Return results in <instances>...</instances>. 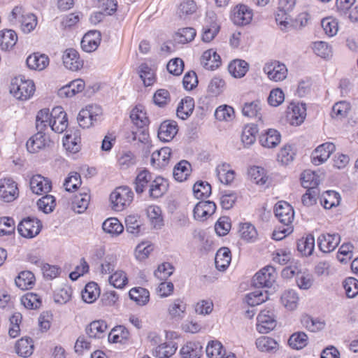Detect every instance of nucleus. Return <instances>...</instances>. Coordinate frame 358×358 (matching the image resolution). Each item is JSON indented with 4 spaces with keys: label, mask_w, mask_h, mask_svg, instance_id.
Here are the masks:
<instances>
[{
    "label": "nucleus",
    "mask_w": 358,
    "mask_h": 358,
    "mask_svg": "<svg viewBox=\"0 0 358 358\" xmlns=\"http://www.w3.org/2000/svg\"><path fill=\"white\" fill-rule=\"evenodd\" d=\"M263 71L269 80L274 82L284 80L288 72L286 66L278 61H271L265 64Z\"/></svg>",
    "instance_id": "nucleus-9"
},
{
    "label": "nucleus",
    "mask_w": 358,
    "mask_h": 358,
    "mask_svg": "<svg viewBox=\"0 0 358 358\" xmlns=\"http://www.w3.org/2000/svg\"><path fill=\"white\" fill-rule=\"evenodd\" d=\"M169 183L164 178L158 176L152 179L148 194L151 199H156L162 196L168 190Z\"/></svg>",
    "instance_id": "nucleus-24"
},
{
    "label": "nucleus",
    "mask_w": 358,
    "mask_h": 358,
    "mask_svg": "<svg viewBox=\"0 0 358 358\" xmlns=\"http://www.w3.org/2000/svg\"><path fill=\"white\" fill-rule=\"evenodd\" d=\"M202 352V346L198 342L186 343L180 349L182 358H199Z\"/></svg>",
    "instance_id": "nucleus-39"
},
{
    "label": "nucleus",
    "mask_w": 358,
    "mask_h": 358,
    "mask_svg": "<svg viewBox=\"0 0 358 358\" xmlns=\"http://www.w3.org/2000/svg\"><path fill=\"white\" fill-rule=\"evenodd\" d=\"M34 275L29 271H24L20 272L15 280L16 286L22 290L32 288L34 285Z\"/></svg>",
    "instance_id": "nucleus-47"
},
{
    "label": "nucleus",
    "mask_w": 358,
    "mask_h": 358,
    "mask_svg": "<svg viewBox=\"0 0 358 358\" xmlns=\"http://www.w3.org/2000/svg\"><path fill=\"white\" fill-rule=\"evenodd\" d=\"M277 273L272 266H266L253 277V285L257 287H271L275 280Z\"/></svg>",
    "instance_id": "nucleus-10"
},
{
    "label": "nucleus",
    "mask_w": 358,
    "mask_h": 358,
    "mask_svg": "<svg viewBox=\"0 0 358 358\" xmlns=\"http://www.w3.org/2000/svg\"><path fill=\"white\" fill-rule=\"evenodd\" d=\"M50 143L49 137L43 131H38L27 141L26 146L28 152L36 153L49 146Z\"/></svg>",
    "instance_id": "nucleus-16"
},
{
    "label": "nucleus",
    "mask_w": 358,
    "mask_h": 358,
    "mask_svg": "<svg viewBox=\"0 0 358 358\" xmlns=\"http://www.w3.org/2000/svg\"><path fill=\"white\" fill-rule=\"evenodd\" d=\"M178 131V124L173 120L163 122L158 130L159 138L164 142L171 141Z\"/></svg>",
    "instance_id": "nucleus-22"
},
{
    "label": "nucleus",
    "mask_w": 358,
    "mask_h": 358,
    "mask_svg": "<svg viewBox=\"0 0 358 358\" xmlns=\"http://www.w3.org/2000/svg\"><path fill=\"white\" fill-rule=\"evenodd\" d=\"M335 150L334 143L327 142L315 149V165H320L326 162Z\"/></svg>",
    "instance_id": "nucleus-28"
},
{
    "label": "nucleus",
    "mask_w": 358,
    "mask_h": 358,
    "mask_svg": "<svg viewBox=\"0 0 358 358\" xmlns=\"http://www.w3.org/2000/svg\"><path fill=\"white\" fill-rule=\"evenodd\" d=\"M130 299L138 306H145L150 300V292L143 287H134L129 292Z\"/></svg>",
    "instance_id": "nucleus-45"
},
{
    "label": "nucleus",
    "mask_w": 358,
    "mask_h": 358,
    "mask_svg": "<svg viewBox=\"0 0 358 358\" xmlns=\"http://www.w3.org/2000/svg\"><path fill=\"white\" fill-rule=\"evenodd\" d=\"M34 345L30 338H22L15 345V351L21 357H27L33 353Z\"/></svg>",
    "instance_id": "nucleus-54"
},
{
    "label": "nucleus",
    "mask_w": 358,
    "mask_h": 358,
    "mask_svg": "<svg viewBox=\"0 0 358 358\" xmlns=\"http://www.w3.org/2000/svg\"><path fill=\"white\" fill-rule=\"evenodd\" d=\"M134 197L131 189L127 186L117 187L110 195L113 209L121 211L129 206Z\"/></svg>",
    "instance_id": "nucleus-3"
},
{
    "label": "nucleus",
    "mask_w": 358,
    "mask_h": 358,
    "mask_svg": "<svg viewBox=\"0 0 358 358\" xmlns=\"http://www.w3.org/2000/svg\"><path fill=\"white\" fill-rule=\"evenodd\" d=\"M248 175L257 185L263 186L268 181L266 171L260 166H252L248 171Z\"/></svg>",
    "instance_id": "nucleus-58"
},
{
    "label": "nucleus",
    "mask_w": 358,
    "mask_h": 358,
    "mask_svg": "<svg viewBox=\"0 0 358 358\" xmlns=\"http://www.w3.org/2000/svg\"><path fill=\"white\" fill-rule=\"evenodd\" d=\"M130 117L137 127L143 129L148 125L149 120L147 113L142 106H136L131 111Z\"/></svg>",
    "instance_id": "nucleus-36"
},
{
    "label": "nucleus",
    "mask_w": 358,
    "mask_h": 358,
    "mask_svg": "<svg viewBox=\"0 0 358 358\" xmlns=\"http://www.w3.org/2000/svg\"><path fill=\"white\" fill-rule=\"evenodd\" d=\"M139 76L144 85L146 87L152 85L156 81L154 70L146 64H142L139 66Z\"/></svg>",
    "instance_id": "nucleus-59"
},
{
    "label": "nucleus",
    "mask_w": 358,
    "mask_h": 358,
    "mask_svg": "<svg viewBox=\"0 0 358 358\" xmlns=\"http://www.w3.org/2000/svg\"><path fill=\"white\" fill-rule=\"evenodd\" d=\"M298 251L304 256H310L313 252V236L309 234L306 238H302L297 243Z\"/></svg>",
    "instance_id": "nucleus-63"
},
{
    "label": "nucleus",
    "mask_w": 358,
    "mask_h": 358,
    "mask_svg": "<svg viewBox=\"0 0 358 358\" xmlns=\"http://www.w3.org/2000/svg\"><path fill=\"white\" fill-rule=\"evenodd\" d=\"M17 41V34L11 29L0 31V49L3 51H10Z\"/></svg>",
    "instance_id": "nucleus-31"
},
{
    "label": "nucleus",
    "mask_w": 358,
    "mask_h": 358,
    "mask_svg": "<svg viewBox=\"0 0 358 358\" xmlns=\"http://www.w3.org/2000/svg\"><path fill=\"white\" fill-rule=\"evenodd\" d=\"M258 129L256 125L251 124L246 125L242 131L241 141L245 147H249L256 141Z\"/></svg>",
    "instance_id": "nucleus-56"
},
{
    "label": "nucleus",
    "mask_w": 358,
    "mask_h": 358,
    "mask_svg": "<svg viewBox=\"0 0 358 358\" xmlns=\"http://www.w3.org/2000/svg\"><path fill=\"white\" fill-rule=\"evenodd\" d=\"M101 42V33L96 30L86 33L81 41V48L86 52L96 50Z\"/></svg>",
    "instance_id": "nucleus-19"
},
{
    "label": "nucleus",
    "mask_w": 358,
    "mask_h": 358,
    "mask_svg": "<svg viewBox=\"0 0 358 358\" xmlns=\"http://www.w3.org/2000/svg\"><path fill=\"white\" fill-rule=\"evenodd\" d=\"M194 109V100L190 96L182 99L178 105L176 115L181 120H187Z\"/></svg>",
    "instance_id": "nucleus-30"
},
{
    "label": "nucleus",
    "mask_w": 358,
    "mask_h": 358,
    "mask_svg": "<svg viewBox=\"0 0 358 358\" xmlns=\"http://www.w3.org/2000/svg\"><path fill=\"white\" fill-rule=\"evenodd\" d=\"M215 172L218 180L224 185H230L235 178V172L227 163L218 165Z\"/></svg>",
    "instance_id": "nucleus-32"
},
{
    "label": "nucleus",
    "mask_w": 358,
    "mask_h": 358,
    "mask_svg": "<svg viewBox=\"0 0 358 358\" xmlns=\"http://www.w3.org/2000/svg\"><path fill=\"white\" fill-rule=\"evenodd\" d=\"M41 228L42 224L39 220L28 217L20 222L17 231L22 237L32 238L40 233Z\"/></svg>",
    "instance_id": "nucleus-6"
},
{
    "label": "nucleus",
    "mask_w": 358,
    "mask_h": 358,
    "mask_svg": "<svg viewBox=\"0 0 358 358\" xmlns=\"http://www.w3.org/2000/svg\"><path fill=\"white\" fill-rule=\"evenodd\" d=\"M102 229L111 236H117L122 233L124 227L115 217L106 219L102 224Z\"/></svg>",
    "instance_id": "nucleus-40"
},
{
    "label": "nucleus",
    "mask_w": 358,
    "mask_h": 358,
    "mask_svg": "<svg viewBox=\"0 0 358 358\" xmlns=\"http://www.w3.org/2000/svg\"><path fill=\"white\" fill-rule=\"evenodd\" d=\"M62 59L64 66L73 71L79 70L83 64L78 52L72 48L67 49L64 52Z\"/></svg>",
    "instance_id": "nucleus-26"
},
{
    "label": "nucleus",
    "mask_w": 358,
    "mask_h": 358,
    "mask_svg": "<svg viewBox=\"0 0 358 358\" xmlns=\"http://www.w3.org/2000/svg\"><path fill=\"white\" fill-rule=\"evenodd\" d=\"M147 217L150 224L155 229H161L164 225V219L161 208L155 205L149 206L146 209Z\"/></svg>",
    "instance_id": "nucleus-35"
},
{
    "label": "nucleus",
    "mask_w": 358,
    "mask_h": 358,
    "mask_svg": "<svg viewBox=\"0 0 358 358\" xmlns=\"http://www.w3.org/2000/svg\"><path fill=\"white\" fill-rule=\"evenodd\" d=\"M239 235L247 242H254L257 238V231L254 225L249 222L240 224Z\"/></svg>",
    "instance_id": "nucleus-55"
},
{
    "label": "nucleus",
    "mask_w": 358,
    "mask_h": 358,
    "mask_svg": "<svg viewBox=\"0 0 358 358\" xmlns=\"http://www.w3.org/2000/svg\"><path fill=\"white\" fill-rule=\"evenodd\" d=\"M220 25L217 22L216 14L213 11L206 13L202 29L201 39L209 43L215 38L220 31Z\"/></svg>",
    "instance_id": "nucleus-5"
},
{
    "label": "nucleus",
    "mask_w": 358,
    "mask_h": 358,
    "mask_svg": "<svg viewBox=\"0 0 358 358\" xmlns=\"http://www.w3.org/2000/svg\"><path fill=\"white\" fill-rule=\"evenodd\" d=\"M197 10V6L194 0H184L178 7L177 14L180 18L194 14Z\"/></svg>",
    "instance_id": "nucleus-61"
},
{
    "label": "nucleus",
    "mask_w": 358,
    "mask_h": 358,
    "mask_svg": "<svg viewBox=\"0 0 358 358\" xmlns=\"http://www.w3.org/2000/svg\"><path fill=\"white\" fill-rule=\"evenodd\" d=\"M216 210V205L210 201H199L194 207V217L198 220H204L213 215Z\"/></svg>",
    "instance_id": "nucleus-21"
},
{
    "label": "nucleus",
    "mask_w": 358,
    "mask_h": 358,
    "mask_svg": "<svg viewBox=\"0 0 358 358\" xmlns=\"http://www.w3.org/2000/svg\"><path fill=\"white\" fill-rule=\"evenodd\" d=\"M90 201V196L86 192H81L79 195L76 196L75 200L73 203V208L74 211L78 213H83L87 208Z\"/></svg>",
    "instance_id": "nucleus-62"
},
{
    "label": "nucleus",
    "mask_w": 358,
    "mask_h": 358,
    "mask_svg": "<svg viewBox=\"0 0 358 358\" xmlns=\"http://www.w3.org/2000/svg\"><path fill=\"white\" fill-rule=\"evenodd\" d=\"M296 154V150L294 145L285 144L278 154V161L283 165H288L294 161Z\"/></svg>",
    "instance_id": "nucleus-43"
},
{
    "label": "nucleus",
    "mask_w": 358,
    "mask_h": 358,
    "mask_svg": "<svg viewBox=\"0 0 358 358\" xmlns=\"http://www.w3.org/2000/svg\"><path fill=\"white\" fill-rule=\"evenodd\" d=\"M201 64L207 70L214 71L221 65L220 56L213 49L207 50L201 55Z\"/></svg>",
    "instance_id": "nucleus-25"
},
{
    "label": "nucleus",
    "mask_w": 358,
    "mask_h": 358,
    "mask_svg": "<svg viewBox=\"0 0 358 358\" xmlns=\"http://www.w3.org/2000/svg\"><path fill=\"white\" fill-rule=\"evenodd\" d=\"M341 195L334 190H327L323 192L320 197V203L326 209L337 206L341 202Z\"/></svg>",
    "instance_id": "nucleus-41"
},
{
    "label": "nucleus",
    "mask_w": 358,
    "mask_h": 358,
    "mask_svg": "<svg viewBox=\"0 0 358 358\" xmlns=\"http://www.w3.org/2000/svg\"><path fill=\"white\" fill-rule=\"evenodd\" d=\"M152 179V173L148 170L140 171L136 176L134 182V188L136 193L141 194L146 189H149Z\"/></svg>",
    "instance_id": "nucleus-33"
},
{
    "label": "nucleus",
    "mask_w": 358,
    "mask_h": 358,
    "mask_svg": "<svg viewBox=\"0 0 358 358\" xmlns=\"http://www.w3.org/2000/svg\"><path fill=\"white\" fill-rule=\"evenodd\" d=\"M252 17V9L245 4L237 5L231 11L230 18L236 25L244 26L249 24Z\"/></svg>",
    "instance_id": "nucleus-7"
},
{
    "label": "nucleus",
    "mask_w": 358,
    "mask_h": 358,
    "mask_svg": "<svg viewBox=\"0 0 358 358\" xmlns=\"http://www.w3.org/2000/svg\"><path fill=\"white\" fill-rule=\"evenodd\" d=\"M85 83L82 79H76L69 84L62 87L58 90V95L61 98L72 97L76 94L81 92L85 89Z\"/></svg>",
    "instance_id": "nucleus-23"
},
{
    "label": "nucleus",
    "mask_w": 358,
    "mask_h": 358,
    "mask_svg": "<svg viewBox=\"0 0 358 358\" xmlns=\"http://www.w3.org/2000/svg\"><path fill=\"white\" fill-rule=\"evenodd\" d=\"M191 172V165L185 160L178 162L173 169V177L178 182L185 181Z\"/></svg>",
    "instance_id": "nucleus-50"
},
{
    "label": "nucleus",
    "mask_w": 358,
    "mask_h": 358,
    "mask_svg": "<svg viewBox=\"0 0 358 358\" xmlns=\"http://www.w3.org/2000/svg\"><path fill=\"white\" fill-rule=\"evenodd\" d=\"M340 241L341 237L338 234H322L317 238L318 248L324 253L333 251L339 244Z\"/></svg>",
    "instance_id": "nucleus-18"
},
{
    "label": "nucleus",
    "mask_w": 358,
    "mask_h": 358,
    "mask_svg": "<svg viewBox=\"0 0 358 358\" xmlns=\"http://www.w3.org/2000/svg\"><path fill=\"white\" fill-rule=\"evenodd\" d=\"M274 213L281 224L292 226L294 212L292 206L289 203L284 201H278L275 205Z\"/></svg>",
    "instance_id": "nucleus-12"
},
{
    "label": "nucleus",
    "mask_w": 358,
    "mask_h": 358,
    "mask_svg": "<svg viewBox=\"0 0 358 358\" xmlns=\"http://www.w3.org/2000/svg\"><path fill=\"white\" fill-rule=\"evenodd\" d=\"M20 301L27 309H37L42 303L41 296L33 292H28L22 296Z\"/></svg>",
    "instance_id": "nucleus-60"
},
{
    "label": "nucleus",
    "mask_w": 358,
    "mask_h": 358,
    "mask_svg": "<svg viewBox=\"0 0 358 358\" xmlns=\"http://www.w3.org/2000/svg\"><path fill=\"white\" fill-rule=\"evenodd\" d=\"M256 328L260 334H267L276 326L275 315L273 310L266 309L262 310L257 317Z\"/></svg>",
    "instance_id": "nucleus-8"
},
{
    "label": "nucleus",
    "mask_w": 358,
    "mask_h": 358,
    "mask_svg": "<svg viewBox=\"0 0 358 358\" xmlns=\"http://www.w3.org/2000/svg\"><path fill=\"white\" fill-rule=\"evenodd\" d=\"M35 92V85L32 80H25L20 76L13 78L10 86V92L17 99L27 101Z\"/></svg>",
    "instance_id": "nucleus-2"
},
{
    "label": "nucleus",
    "mask_w": 358,
    "mask_h": 358,
    "mask_svg": "<svg viewBox=\"0 0 358 358\" xmlns=\"http://www.w3.org/2000/svg\"><path fill=\"white\" fill-rule=\"evenodd\" d=\"M268 293L262 289H256L248 293L245 298V302L250 306H255L268 300Z\"/></svg>",
    "instance_id": "nucleus-53"
},
{
    "label": "nucleus",
    "mask_w": 358,
    "mask_h": 358,
    "mask_svg": "<svg viewBox=\"0 0 358 358\" xmlns=\"http://www.w3.org/2000/svg\"><path fill=\"white\" fill-rule=\"evenodd\" d=\"M51 129L56 133H62L68 127V119L62 107L57 106L52 109Z\"/></svg>",
    "instance_id": "nucleus-15"
},
{
    "label": "nucleus",
    "mask_w": 358,
    "mask_h": 358,
    "mask_svg": "<svg viewBox=\"0 0 358 358\" xmlns=\"http://www.w3.org/2000/svg\"><path fill=\"white\" fill-rule=\"evenodd\" d=\"M281 140V136L278 131L269 129L262 134L259 137L260 144L267 148H273L276 147Z\"/></svg>",
    "instance_id": "nucleus-27"
},
{
    "label": "nucleus",
    "mask_w": 358,
    "mask_h": 358,
    "mask_svg": "<svg viewBox=\"0 0 358 358\" xmlns=\"http://www.w3.org/2000/svg\"><path fill=\"white\" fill-rule=\"evenodd\" d=\"M187 311V304L182 298H176L170 301L167 306V315L169 319L173 321L182 320Z\"/></svg>",
    "instance_id": "nucleus-11"
},
{
    "label": "nucleus",
    "mask_w": 358,
    "mask_h": 358,
    "mask_svg": "<svg viewBox=\"0 0 358 358\" xmlns=\"http://www.w3.org/2000/svg\"><path fill=\"white\" fill-rule=\"evenodd\" d=\"M108 281L114 287L122 289L128 283L127 275L122 270H117L108 277Z\"/></svg>",
    "instance_id": "nucleus-57"
},
{
    "label": "nucleus",
    "mask_w": 358,
    "mask_h": 358,
    "mask_svg": "<svg viewBox=\"0 0 358 358\" xmlns=\"http://www.w3.org/2000/svg\"><path fill=\"white\" fill-rule=\"evenodd\" d=\"M29 186L34 194L41 195L48 193L52 189V182L41 175H34L29 180Z\"/></svg>",
    "instance_id": "nucleus-17"
},
{
    "label": "nucleus",
    "mask_w": 358,
    "mask_h": 358,
    "mask_svg": "<svg viewBox=\"0 0 358 358\" xmlns=\"http://www.w3.org/2000/svg\"><path fill=\"white\" fill-rule=\"evenodd\" d=\"M100 294L98 285L94 282L87 283L82 292V299L87 303H92L99 297Z\"/></svg>",
    "instance_id": "nucleus-52"
},
{
    "label": "nucleus",
    "mask_w": 358,
    "mask_h": 358,
    "mask_svg": "<svg viewBox=\"0 0 358 358\" xmlns=\"http://www.w3.org/2000/svg\"><path fill=\"white\" fill-rule=\"evenodd\" d=\"M249 69V64L243 59H234L228 65L229 73L236 78L243 77Z\"/></svg>",
    "instance_id": "nucleus-37"
},
{
    "label": "nucleus",
    "mask_w": 358,
    "mask_h": 358,
    "mask_svg": "<svg viewBox=\"0 0 358 358\" xmlns=\"http://www.w3.org/2000/svg\"><path fill=\"white\" fill-rule=\"evenodd\" d=\"M26 63L30 69L42 71L48 66L49 58L45 54L36 52L27 58Z\"/></svg>",
    "instance_id": "nucleus-29"
},
{
    "label": "nucleus",
    "mask_w": 358,
    "mask_h": 358,
    "mask_svg": "<svg viewBox=\"0 0 358 358\" xmlns=\"http://www.w3.org/2000/svg\"><path fill=\"white\" fill-rule=\"evenodd\" d=\"M107 324L103 320H96L90 323L86 329L89 337L101 338L105 336Z\"/></svg>",
    "instance_id": "nucleus-46"
},
{
    "label": "nucleus",
    "mask_w": 358,
    "mask_h": 358,
    "mask_svg": "<svg viewBox=\"0 0 358 358\" xmlns=\"http://www.w3.org/2000/svg\"><path fill=\"white\" fill-rule=\"evenodd\" d=\"M129 338V332L123 326L114 327L108 334V340L113 343H124Z\"/></svg>",
    "instance_id": "nucleus-44"
},
{
    "label": "nucleus",
    "mask_w": 358,
    "mask_h": 358,
    "mask_svg": "<svg viewBox=\"0 0 358 358\" xmlns=\"http://www.w3.org/2000/svg\"><path fill=\"white\" fill-rule=\"evenodd\" d=\"M306 117V104L303 103H291L287 108V119L290 124L299 126Z\"/></svg>",
    "instance_id": "nucleus-14"
},
{
    "label": "nucleus",
    "mask_w": 358,
    "mask_h": 358,
    "mask_svg": "<svg viewBox=\"0 0 358 358\" xmlns=\"http://www.w3.org/2000/svg\"><path fill=\"white\" fill-rule=\"evenodd\" d=\"M171 150L169 147H164L152 152L151 164L155 169L165 168L170 162Z\"/></svg>",
    "instance_id": "nucleus-20"
},
{
    "label": "nucleus",
    "mask_w": 358,
    "mask_h": 358,
    "mask_svg": "<svg viewBox=\"0 0 358 358\" xmlns=\"http://www.w3.org/2000/svg\"><path fill=\"white\" fill-rule=\"evenodd\" d=\"M8 20L13 25L20 26L21 30L25 34L34 30L38 23L36 15L26 12L21 6L14 7L8 15Z\"/></svg>",
    "instance_id": "nucleus-1"
},
{
    "label": "nucleus",
    "mask_w": 358,
    "mask_h": 358,
    "mask_svg": "<svg viewBox=\"0 0 358 358\" xmlns=\"http://www.w3.org/2000/svg\"><path fill=\"white\" fill-rule=\"evenodd\" d=\"M103 111L98 105H88L80 110L77 120L83 128H90L95 123L100 121Z\"/></svg>",
    "instance_id": "nucleus-4"
},
{
    "label": "nucleus",
    "mask_w": 358,
    "mask_h": 358,
    "mask_svg": "<svg viewBox=\"0 0 358 358\" xmlns=\"http://www.w3.org/2000/svg\"><path fill=\"white\" fill-rule=\"evenodd\" d=\"M52 110L48 108L40 110L36 117V127L38 131H44L52 125Z\"/></svg>",
    "instance_id": "nucleus-38"
},
{
    "label": "nucleus",
    "mask_w": 358,
    "mask_h": 358,
    "mask_svg": "<svg viewBox=\"0 0 358 358\" xmlns=\"http://www.w3.org/2000/svg\"><path fill=\"white\" fill-rule=\"evenodd\" d=\"M281 303L288 310H294L297 308L299 296L294 289L285 291L281 296Z\"/></svg>",
    "instance_id": "nucleus-48"
},
{
    "label": "nucleus",
    "mask_w": 358,
    "mask_h": 358,
    "mask_svg": "<svg viewBox=\"0 0 358 358\" xmlns=\"http://www.w3.org/2000/svg\"><path fill=\"white\" fill-rule=\"evenodd\" d=\"M63 145L70 153H77L81 148L80 137L77 133L67 134L63 139Z\"/></svg>",
    "instance_id": "nucleus-49"
},
{
    "label": "nucleus",
    "mask_w": 358,
    "mask_h": 358,
    "mask_svg": "<svg viewBox=\"0 0 358 358\" xmlns=\"http://www.w3.org/2000/svg\"><path fill=\"white\" fill-rule=\"evenodd\" d=\"M262 103L259 100L245 102L242 107V113L250 118H257L262 121Z\"/></svg>",
    "instance_id": "nucleus-34"
},
{
    "label": "nucleus",
    "mask_w": 358,
    "mask_h": 358,
    "mask_svg": "<svg viewBox=\"0 0 358 358\" xmlns=\"http://www.w3.org/2000/svg\"><path fill=\"white\" fill-rule=\"evenodd\" d=\"M176 350L177 348L173 343H165L156 347L153 355L157 358H168L172 356Z\"/></svg>",
    "instance_id": "nucleus-64"
},
{
    "label": "nucleus",
    "mask_w": 358,
    "mask_h": 358,
    "mask_svg": "<svg viewBox=\"0 0 358 358\" xmlns=\"http://www.w3.org/2000/svg\"><path fill=\"white\" fill-rule=\"evenodd\" d=\"M19 192L15 181L11 178L0 180V198L5 202H11L18 196Z\"/></svg>",
    "instance_id": "nucleus-13"
},
{
    "label": "nucleus",
    "mask_w": 358,
    "mask_h": 358,
    "mask_svg": "<svg viewBox=\"0 0 358 358\" xmlns=\"http://www.w3.org/2000/svg\"><path fill=\"white\" fill-rule=\"evenodd\" d=\"M256 346L261 352H275L278 348V343L275 339L268 336H261L256 340Z\"/></svg>",
    "instance_id": "nucleus-51"
},
{
    "label": "nucleus",
    "mask_w": 358,
    "mask_h": 358,
    "mask_svg": "<svg viewBox=\"0 0 358 358\" xmlns=\"http://www.w3.org/2000/svg\"><path fill=\"white\" fill-rule=\"evenodd\" d=\"M231 260V252L227 248H222L216 253L215 266L219 271H225Z\"/></svg>",
    "instance_id": "nucleus-42"
}]
</instances>
